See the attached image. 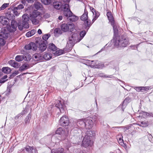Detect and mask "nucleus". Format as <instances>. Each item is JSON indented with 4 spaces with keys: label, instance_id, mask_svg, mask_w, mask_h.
I'll use <instances>...</instances> for the list:
<instances>
[{
    "label": "nucleus",
    "instance_id": "obj_1",
    "mask_svg": "<svg viewBox=\"0 0 153 153\" xmlns=\"http://www.w3.org/2000/svg\"><path fill=\"white\" fill-rule=\"evenodd\" d=\"M86 34L85 30H82L79 33L76 32L73 33L68 37V40L67 43L66 47L69 48H72L74 44L79 42Z\"/></svg>",
    "mask_w": 153,
    "mask_h": 153
},
{
    "label": "nucleus",
    "instance_id": "obj_2",
    "mask_svg": "<svg viewBox=\"0 0 153 153\" xmlns=\"http://www.w3.org/2000/svg\"><path fill=\"white\" fill-rule=\"evenodd\" d=\"M129 44L128 39L123 36L117 38L114 42L115 46L122 48L126 47Z\"/></svg>",
    "mask_w": 153,
    "mask_h": 153
},
{
    "label": "nucleus",
    "instance_id": "obj_3",
    "mask_svg": "<svg viewBox=\"0 0 153 153\" xmlns=\"http://www.w3.org/2000/svg\"><path fill=\"white\" fill-rule=\"evenodd\" d=\"M61 28L62 31L64 32H66L69 30L71 32H72L75 30H76L74 25L73 23H69L62 24L61 25Z\"/></svg>",
    "mask_w": 153,
    "mask_h": 153
},
{
    "label": "nucleus",
    "instance_id": "obj_4",
    "mask_svg": "<svg viewBox=\"0 0 153 153\" xmlns=\"http://www.w3.org/2000/svg\"><path fill=\"white\" fill-rule=\"evenodd\" d=\"M91 136L88 134V133L85 135L82 141L83 146L86 148L91 145L92 142L91 140Z\"/></svg>",
    "mask_w": 153,
    "mask_h": 153
},
{
    "label": "nucleus",
    "instance_id": "obj_5",
    "mask_svg": "<svg viewBox=\"0 0 153 153\" xmlns=\"http://www.w3.org/2000/svg\"><path fill=\"white\" fill-rule=\"evenodd\" d=\"M63 6V14L66 17H69L73 13L70 10L68 4H65Z\"/></svg>",
    "mask_w": 153,
    "mask_h": 153
},
{
    "label": "nucleus",
    "instance_id": "obj_6",
    "mask_svg": "<svg viewBox=\"0 0 153 153\" xmlns=\"http://www.w3.org/2000/svg\"><path fill=\"white\" fill-rule=\"evenodd\" d=\"M93 118L91 117H88L85 119V127L86 128L90 129L92 128L93 126Z\"/></svg>",
    "mask_w": 153,
    "mask_h": 153
},
{
    "label": "nucleus",
    "instance_id": "obj_7",
    "mask_svg": "<svg viewBox=\"0 0 153 153\" xmlns=\"http://www.w3.org/2000/svg\"><path fill=\"white\" fill-rule=\"evenodd\" d=\"M86 61L87 63L88 64L89 66L92 68L101 69L104 66V64L101 63H98L94 65H93L92 62H94V60H87Z\"/></svg>",
    "mask_w": 153,
    "mask_h": 153
},
{
    "label": "nucleus",
    "instance_id": "obj_8",
    "mask_svg": "<svg viewBox=\"0 0 153 153\" xmlns=\"http://www.w3.org/2000/svg\"><path fill=\"white\" fill-rule=\"evenodd\" d=\"M69 123L68 118L66 116H64L61 117L59 120V124L62 126H68Z\"/></svg>",
    "mask_w": 153,
    "mask_h": 153
},
{
    "label": "nucleus",
    "instance_id": "obj_9",
    "mask_svg": "<svg viewBox=\"0 0 153 153\" xmlns=\"http://www.w3.org/2000/svg\"><path fill=\"white\" fill-rule=\"evenodd\" d=\"M11 27L9 26L7 27V30L11 32H13L15 30L17 27L18 23L17 22L14 20H12L11 22Z\"/></svg>",
    "mask_w": 153,
    "mask_h": 153
},
{
    "label": "nucleus",
    "instance_id": "obj_10",
    "mask_svg": "<svg viewBox=\"0 0 153 153\" xmlns=\"http://www.w3.org/2000/svg\"><path fill=\"white\" fill-rule=\"evenodd\" d=\"M22 23L24 24V28H28L29 27L28 21L29 20V17L28 14H24L22 16Z\"/></svg>",
    "mask_w": 153,
    "mask_h": 153
},
{
    "label": "nucleus",
    "instance_id": "obj_11",
    "mask_svg": "<svg viewBox=\"0 0 153 153\" xmlns=\"http://www.w3.org/2000/svg\"><path fill=\"white\" fill-rule=\"evenodd\" d=\"M25 48L26 50L35 51L37 49V46L35 43L30 42L28 45H25Z\"/></svg>",
    "mask_w": 153,
    "mask_h": 153
},
{
    "label": "nucleus",
    "instance_id": "obj_12",
    "mask_svg": "<svg viewBox=\"0 0 153 153\" xmlns=\"http://www.w3.org/2000/svg\"><path fill=\"white\" fill-rule=\"evenodd\" d=\"M7 28L4 27L2 28L0 32V37L4 38H7L8 36V33L7 31Z\"/></svg>",
    "mask_w": 153,
    "mask_h": 153
},
{
    "label": "nucleus",
    "instance_id": "obj_13",
    "mask_svg": "<svg viewBox=\"0 0 153 153\" xmlns=\"http://www.w3.org/2000/svg\"><path fill=\"white\" fill-rule=\"evenodd\" d=\"M48 44L47 42L41 41V43L39 44L38 47L39 51L42 52L45 51L47 48V45Z\"/></svg>",
    "mask_w": 153,
    "mask_h": 153
},
{
    "label": "nucleus",
    "instance_id": "obj_14",
    "mask_svg": "<svg viewBox=\"0 0 153 153\" xmlns=\"http://www.w3.org/2000/svg\"><path fill=\"white\" fill-rule=\"evenodd\" d=\"M56 106L59 110L61 113L64 112L65 109V107L64 104L61 102L60 101L58 100L57 103L56 105Z\"/></svg>",
    "mask_w": 153,
    "mask_h": 153
},
{
    "label": "nucleus",
    "instance_id": "obj_15",
    "mask_svg": "<svg viewBox=\"0 0 153 153\" xmlns=\"http://www.w3.org/2000/svg\"><path fill=\"white\" fill-rule=\"evenodd\" d=\"M74 132V135H73V137H72V138L73 139H75L76 137H77V138L76 139V142H74L73 143L74 144H76V143H78L79 142V141H77V140L80 138V137H79V136L80 137V134L78 132V131H77V129L75 128L73 130H72V132Z\"/></svg>",
    "mask_w": 153,
    "mask_h": 153
},
{
    "label": "nucleus",
    "instance_id": "obj_16",
    "mask_svg": "<svg viewBox=\"0 0 153 153\" xmlns=\"http://www.w3.org/2000/svg\"><path fill=\"white\" fill-rule=\"evenodd\" d=\"M134 88L137 92H144L148 90L149 87H134Z\"/></svg>",
    "mask_w": 153,
    "mask_h": 153
},
{
    "label": "nucleus",
    "instance_id": "obj_17",
    "mask_svg": "<svg viewBox=\"0 0 153 153\" xmlns=\"http://www.w3.org/2000/svg\"><path fill=\"white\" fill-rule=\"evenodd\" d=\"M129 99L128 98H126L123 101L122 104H121L118 107V108L120 110H121L123 112L124 111V110L126 108L127 103L129 100Z\"/></svg>",
    "mask_w": 153,
    "mask_h": 153
},
{
    "label": "nucleus",
    "instance_id": "obj_18",
    "mask_svg": "<svg viewBox=\"0 0 153 153\" xmlns=\"http://www.w3.org/2000/svg\"><path fill=\"white\" fill-rule=\"evenodd\" d=\"M0 22L3 25H7L9 23L10 21L5 16H1Z\"/></svg>",
    "mask_w": 153,
    "mask_h": 153
},
{
    "label": "nucleus",
    "instance_id": "obj_19",
    "mask_svg": "<svg viewBox=\"0 0 153 153\" xmlns=\"http://www.w3.org/2000/svg\"><path fill=\"white\" fill-rule=\"evenodd\" d=\"M15 60L16 61L19 62L24 60L25 61H28L29 59H27L26 56L24 55H17L15 57Z\"/></svg>",
    "mask_w": 153,
    "mask_h": 153
},
{
    "label": "nucleus",
    "instance_id": "obj_20",
    "mask_svg": "<svg viewBox=\"0 0 153 153\" xmlns=\"http://www.w3.org/2000/svg\"><path fill=\"white\" fill-rule=\"evenodd\" d=\"M33 59L35 61H38L42 59V56L40 53H36L33 56Z\"/></svg>",
    "mask_w": 153,
    "mask_h": 153
},
{
    "label": "nucleus",
    "instance_id": "obj_21",
    "mask_svg": "<svg viewBox=\"0 0 153 153\" xmlns=\"http://www.w3.org/2000/svg\"><path fill=\"white\" fill-rule=\"evenodd\" d=\"M8 63L12 67L15 68H18L19 66V63L14 60H10L8 62Z\"/></svg>",
    "mask_w": 153,
    "mask_h": 153
},
{
    "label": "nucleus",
    "instance_id": "obj_22",
    "mask_svg": "<svg viewBox=\"0 0 153 153\" xmlns=\"http://www.w3.org/2000/svg\"><path fill=\"white\" fill-rule=\"evenodd\" d=\"M106 15L108 19L109 22H111V25H113V23H114V21L113 17L111 13V12H108L107 13Z\"/></svg>",
    "mask_w": 153,
    "mask_h": 153
},
{
    "label": "nucleus",
    "instance_id": "obj_23",
    "mask_svg": "<svg viewBox=\"0 0 153 153\" xmlns=\"http://www.w3.org/2000/svg\"><path fill=\"white\" fill-rule=\"evenodd\" d=\"M5 17L10 21L13 20L15 18V16L13 14L10 12H8L5 14Z\"/></svg>",
    "mask_w": 153,
    "mask_h": 153
},
{
    "label": "nucleus",
    "instance_id": "obj_24",
    "mask_svg": "<svg viewBox=\"0 0 153 153\" xmlns=\"http://www.w3.org/2000/svg\"><path fill=\"white\" fill-rule=\"evenodd\" d=\"M92 24L91 20L88 19L84 21V25L85 26V29L88 31Z\"/></svg>",
    "mask_w": 153,
    "mask_h": 153
},
{
    "label": "nucleus",
    "instance_id": "obj_25",
    "mask_svg": "<svg viewBox=\"0 0 153 153\" xmlns=\"http://www.w3.org/2000/svg\"><path fill=\"white\" fill-rule=\"evenodd\" d=\"M43 58L46 60H48L51 59L52 57V54L50 53L45 52L44 54L42 56Z\"/></svg>",
    "mask_w": 153,
    "mask_h": 153
},
{
    "label": "nucleus",
    "instance_id": "obj_26",
    "mask_svg": "<svg viewBox=\"0 0 153 153\" xmlns=\"http://www.w3.org/2000/svg\"><path fill=\"white\" fill-rule=\"evenodd\" d=\"M34 7L37 10H42L43 8L42 5L38 1L35 2L34 4Z\"/></svg>",
    "mask_w": 153,
    "mask_h": 153
},
{
    "label": "nucleus",
    "instance_id": "obj_27",
    "mask_svg": "<svg viewBox=\"0 0 153 153\" xmlns=\"http://www.w3.org/2000/svg\"><path fill=\"white\" fill-rule=\"evenodd\" d=\"M56 133V134L62 136L65 133V130L64 128L60 127L57 129Z\"/></svg>",
    "mask_w": 153,
    "mask_h": 153
},
{
    "label": "nucleus",
    "instance_id": "obj_28",
    "mask_svg": "<svg viewBox=\"0 0 153 153\" xmlns=\"http://www.w3.org/2000/svg\"><path fill=\"white\" fill-rule=\"evenodd\" d=\"M48 50L53 51H55L57 49V48L53 44L51 43L49 44Z\"/></svg>",
    "mask_w": 153,
    "mask_h": 153
},
{
    "label": "nucleus",
    "instance_id": "obj_29",
    "mask_svg": "<svg viewBox=\"0 0 153 153\" xmlns=\"http://www.w3.org/2000/svg\"><path fill=\"white\" fill-rule=\"evenodd\" d=\"M63 152L64 149L63 148H59L52 150L51 153H63Z\"/></svg>",
    "mask_w": 153,
    "mask_h": 153
},
{
    "label": "nucleus",
    "instance_id": "obj_30",
    "mask_svg": "<svg viewBox=\"0 0 153 153\" xmlns=\"http://www.w3.org/2000/svg\"><path fill=\"white\" fill-rule=\"evenodd\" d=\"M88 12L85 9L84 10V13L81 17L80 19L81 20L85 21L86 20H87V19H88Z\"/></svg>",
    "mask_w": 153,
    "mask_h": 153
},
{
    "label": "nucleus",
    "instance_id": "obj_31",
    "mask_svg": "<svg viewBox=\"0 0 153 153\" xmlns=\"http://www.w3.org/2000/svg\"><path fill=\"white\" fill-rule=\"evenodd\" d=\"M77 124L78 126H82V127H85V119H79L77 122Z\"/></svg>",
    "mask_w": 153,
    "mask_h": 153
},
{
    "label": "nucleus",
    "instance_id": "obj_32",
    "mask_svg": "<svg viewBox=\"0 0 153 153\" xmlns=\"http://www.w3.org/2000/svg\"><path fill=\"white\" fill-rule=\"evenodd\" d=\"M62 30L59 28H55L53 31V33L55 36H58L59 35H61L62 34Z\"/></svg>",
    "mask_w": 153,
    "mask_h": 153
},
{
    "label": "nucleus",
    "instance_id": "obj_33",
    "mask_svg": "<svg viewBox=\"0 0 153 153\" xmlns=\"http://www.w3.org/2000/svg\"><path fill=\"white\" fill-rule=\"evenodd\" d=\"M30 68L29 65L27 64H25L23 65L19 68L20 71H23L29 69Z\"/></svg>",
    "mask_w": 153,
    "mask_h": 153
},
{
    "label": "nucleus",
    "instance_id": "obj_34",
    "mask_svg": "<svg viewBox=\"0 0 153 153\" xmlns=\"http://www.w3.org/2000/svg\"><path fill=\"white\" fill-rule=\"evenodd\" d=\"M53 5L55 8L57 10L60 9L62 7L61 3L59 2H54Z\"/></svg>",
    "mask_w": 153,
    "mask_h": 153
},
{
    "label": "nucleus",
    "instance_id": "obj_35",
    "mask_svg": "<svg viewBox=\"0 0 153 153\" xmlns=\"http://www.w3.org/2000/svg\"><path fill=\"white\" fill-rule=\"evenodd\" d=\"M36 32V30L33 29L27 33L26 36L27 37H29L34 35Z\"/></svg>",
    "mask_w": 153,
    "mask_h": 153
},
{
    "label": "nucleus",
    "instance_id": "obj_36",
    "mask_svg": "<svg viewBox=\"0 0 153 153\" xmlns=\"http://www.w3.org/2000/svg\"><path fill=\"white\" fill-rule=\"evenodd\" d=\"M2 72L6 74H8L11 71L10 68L8 67H4L2 69Z\"/></svg>",
    "mask_w": 153,
    "mask_h": 153
},
{
    "label": "nucleus",
    "instance_id": "obj_37",
    "mask_svg": "<svg viewBox=\"0 0 153 153\" xmlns=\"http://www.w3.org/2000/svg\"><path fill=\"white\" fill-rule=\"evenodd\" d=\"M26 150V151L29 152L30 153H33L32 152V151L33 150H34V151H35L36 149L33 148V147H30L29 146H27L25 148Z\"/></svg>",
    "mask_w": 153,
    "mask_h": 153
},
{
    "label": "nucleus",
    "instance_id": "obj_38",
    "mask_svg": "<svg viewBox=\"0 0 153 153\" xmlns=\"http://www.w3.org/2000/svg\"><path fill=\"white\" fill-rule=\"evenodd\" d=\"M69 17V20L70 21L73 22L76 21L78 19V18L77 16L75 15H71V16H70Z\"/></svg>",
    "mask_w": 153,
    "mask_h": 153
},
{
    "label": "nucleus",
    "instance_id": "obj_39",
    "mask_svg": "<svg viewBox=\"0 0 153 153\" xmlns=\"http://www.w3.org/2000/svg\"><path fill=\"white\" fill-rule=\"evenodd\" d=\"M40 12H38L37 10H34L33 12V14L31 15V17L36 18V17H37V16H38L40 15Z\"/></svg>",
    "mask_w": 153,
    "mask_h": 153
},
{
    "label": "nucleus",
    "instance_id": "obj_40",
    "mask_svg": "<svg viewBox=\"0 0 153 153\" xmlns=\"http://www.w3.org/2000/svg\"><path fill=\"white\" fill-rule=\"evenodd\" d=\"M148 123L147 122L142 121L140 123H139L138 125L140 126L145 127L148 126Z\"/></svg>",
    "mask_w": 153,
    "mask_h": 153
},
{
    "label": "nucleus",
    "instance_id": "obj_41",
    "mask_svg": "<svg viewBox=\"0 0 153 153\" xmlns=\"http://www.w3.org/2000/svg\"><path fill=\"white\" fill-rule=\"evenodd\" d=\"M51 36L50 34H46L42 36V38L44 40H41V41H46Z\"/></svg>",
    "mask_w": 153,
    "mask_h": 153
},
{
    "label": "nucleus",
    "instance_id": "obj_42",
    "mask_svg": "<svg viewBox=\"0 0 153 153\" xmlns=\"http://www.w3.org/2000/svg\"><path fill=\"white\" fill-rule=\"evenodd\" d=\"M31 114L30 113H29L26 117L25 120V123H29V122L31 117Z\"/></svg>",
    "mask_w": 153,
    "mask_h": 153
},
{
    "label": "nucleus",
    "instance_id": "obj_43",
    "mask_svg": "<svg viewBox=\"0 0 153 153\" xmlns=\"http://www.w3.org/2000/svg\"><path fill=\"white\" fill-rule=\"evenodd\" d=\"M17 9H16L15 8H13L12 9V11L14 13V14L16 16H18L20 13V12Z\"/></svg>",
    "mask_w": 153,
    "mask_h": 153
},
{
    "label": "nucleus",
    "instance_id": "obj_44",
    "mask_svg": "<svg viewBox=\"0 0 153 153\" xmlns=\"http://www.w3.org/2000/svg\"><path fill=\"white\" fill-rule=\"evenodd\" d=\"M57 49H58L57 48ZM55 53V54L56 56H58L64 53V51L62 50H58L57 49Z\"/></svg>",
    "mask_w": 153,
    "mask_h": 153
},
{
    "label": "nucleus",
    "instance_id": "obj_45",
    "mask_svg": "<svg viewBox=\"0 0 153 153\" xmlns=\"http://www.w3.org/2000/svg\"><path fill=\"white\" fill-rule=\"evenodd\" d=\"M32 23L35 25H37L38 24L39 21L36 19V18L31 17Z\"/></svg>",
    "mask_w": 153,
    "mask_h": 153
},
{
    "label": "nucleus",
    "instance_id": "obj_46",
    "mask_svg": "<svg viewBox=\"0 0 153 153\" xmlns=\"http://www.w3.org/2000/svg\"><path fill=\"white\" fill-rule=\"evenodd\" d=\"M41 2L45 5H48L51 2V0H41Z\"/></svg>",
    "mask_w": 153,
    "mask_h": 153
},
{
    "label": "nucleus",
    "instance_id": "obj_47",
    "mask_svg": "<svg viewBox=\"0 0 153 153\" xmlns=\"http://www.w3.org/2000/svg\"><path fill=\"white\" fill-rule=\"evenodd\" d=\"M17 27L19 30H22L23 28H24V24L22 23V25L21 24V23L19 22L18 24Z\"/></svg>",
    "mask_w": 153,
    "mask_h": 153
},
{
    "label": "nucleus",
    "instance_id": "obj_48",
    "mask_svg": "<svg viewBox=\"0 0 153 153\" xmlns=\"http://www.w3.org/2000/svg\"><path fill=\"white\" fill-rule=\"evenodd\" d=\"M113 25H111L113 27L114 33L115 35H117V34L118 33V30L117 27L114 25V23H113Z\"/></svg>",
    "mask_w": 153,
    "mask_h": 153
},
{
    "label": "nucleus",
    "instance_id": "obj_49",
    "mask_svg": "<svg viewBox=\"0 0 153 153\" xmlns=\"http://www.w3.org/2000/svg\"><path fill=\"white\" fill-rule=\"evenodd\" d=\"M17 10H21L24 8V6L22 4H20L18 5L17 7H14Z\"/></svg>",
    "mask_w": 153,
    "mask_h": 153
},
{
    "label": "nucleus",
    "instance_id": "obj_50",
    "mask_svg": "<svg viewBox=\"0 0 153 153\" xmlns=\"http://www.w3.org/2000/svg\"><path fill=\"white\" fill-rule=\"evenodd\" d=\"M9 5V3H4L1 7L2 10H4Z\"/></svg>",
    "mask_w": 153,
    "mask_h": 153
},
{
    "label": "nucleus",
    "instance_id": "obj_51",
    "mask_svg": "<svg viewBox=\"0 0 153 153\" xmlns=\"http://www.w3.org/2000/svg\"><path fill=\"white\" fill-rule=\"evenodd\" d=\"M29 110V108L27 106H26L25 108L24 109V111L22 112H23L24 113V114L27 113Z\"/></svg>",
    "mask_w": 153,
    "mask_h": 153
},
{
    "label": "nucleus",
    "instance_id": "obj_52",
    "mask_svg": "<svg viewBox=\"0 0 153 153\" xmlns=\"http://www.w3.org/2000/svg\"><path fill=\"white\" fill-rule=\"evenodd\" d=\"M24 114V113L23 112H21V113L17 115L15 117V119L16 120L18 119L20 117H22Z\"/></svg>",
    "mask_w": 153,
    "mask_h": 153
},
{
    "label": "nucleus",
    "instance_id": "obj_53",
    "mask_svg": "<svg viewBox=\"0 0 153 153\" xmlns=\"http://www.w3.org/2000/svg\"><path fill=\"white\" fill-rule=\"evenodd\" d=\"M5 44V41L3 39L0 38V46H3Z\"/></svg>",
    "mask_w": 153,
    "mask_h": 153
},
{
    "label": "nucleus",
    "instance_id": "obj_54",
    "mask_svg": "<svg viewBox=\"0 0 153 153\" xmlns=\"http://www.w3.org/2000/svg\"><path fill=\"white\" fill-rule=\"evenodd\" d=\"M94 17H96L97 18L100 15V13L97 11H96L94 13Z\"/></svg>",
    "mask_w": 153,
    "mask_h": 153
},
{
    "label": "nucleus",
    "instance_id": "obj_55",
    "mask_svg": "<svg viewBox=\"0 0 153 153\" xmlns=\"http://www.w3.org/2000/svg\"><path fill=\"white\" fill-rule=\"evenodd\" d=\"M90 9L92 10L93 15H94V13L95 12L96 10L94 8L91 7H90Z\"/></svg>",
    "mask_w": 153,
    "mask_h": 153
},
{
    "label": "nucleus",
    "instance_id": "obj_56",
    "mask_svg": "<svg viewBox=\"0 0 153 153\" xmlns=\"http://www.w3.org/2000/svg\"><path fill=\"white\" fill-rule=\"evenodd\" d=\"M6 81V80H4V79L1 78L0 79V83L1 84L4 83Z\"/></svg>",
    "mask_w": 153,
    "mask_h": 153
},
{
    "label": "nucleus",
    "instance_id": "obj_57",
    "mask_svg": "<svg viewBox=\"0 0 153 153\" xmlns=\"http://www.w3.org/2000/svg\"><path fill=\"white\" fill-rule=\"evenodd\" d=\"M130 47L131 48H132L133 49H135V48H137V47L136 46V45H131L130 46Z\"/></svg>",
    "mask_w": 153,
    "mask_h": 153
},
{
    "label": "nucleus",
    "instance_id": "obj_58",
    "mask_svg": "<svg viewBox=\"0 0 153 153\" xmlns=\"http://www.w3.org/2000/svg\"><path fill=\"white\" fill-rule=\"evenodd\" d=\"M26 0H22L21 1V3L22 4H24V5H25L26 4Z\"/></svg>",
    "mask_w": 153,
    "mask_h": 153
},
{
    "label": "nucleus",
    "instance_id": "obj_59",
    "mask_svg": "<svg viewBox=\"0 0 153 153\" xmlns=\"http://www.w3.org/2000/svg\"><path fill=\"white\" fill-rule=\"evenodd\" d=\"M107 45V44H106L105 46H104L103 48H102L101 49V50L98 52V53H100V52H102V51H103L104 50L105 48V46Z\"/></svg>",
    "mask_w": 153,
    "mask_h": 153
},
{
    "label": "nucleus",
    "instance_id": "obj_60",
    "mask_svg": "<svg viewBox=\"0 0 153 153\" xmlns=\"http://www.w3.org/2000/svg\"><path fill=\"white\" fill-rule=\"evenodd\" d=\"M97 18L96 17H94L93 18V19L92 20V23H91L92 24L93 23L94 21L97 20Z\"/></svg>",
    "mask_w": 153,
    "mask_h": 153
},
{
    "label": "nucleus",
    "instance_id": "obj_61",
    "mask_svg": "<svg viewBox=\"0 0 153 153\" xmlns=\"http://www.w3.org/2000/svg\"><path fill=\"white\" fill-rule=\"evenodd\" d=\"M38 33L39 34H41L42 33V30L40 29H39L38 30Z\"/></svg>",
    "mask_w": 153,
    "mask_h": 153
},
{
    "label": "nucleus",
    "instance_id": "obj_62",
    "mask_svg": "<svg viewBox=\"0 0 153 153\" xmlns=\"http://www.w3.org/2000/svg\"><path fill=\"white\" fill-rule=\"evenodd\" d=\"M28 3H31L33 2V0H26Z\"/></svg>",
    "mask_w": 153,
    "mask_h": 153
},
{
    "label": "nucleus",
    "instance_id": "obj_63",
    "mask_svg": "<svg viewBox=\"0 0 153 153\" xmlns=\"http://www.w3.org/2000/svg\"><path fill=\"white\" fill-rule=\"evenodd\" d=\"M110 153H114L113 152H111ZM116 153H121L120 150L119 149H117L116 151Z\"/></svg>",
    "mask_w": 153,
    "mask_h": 153
},
{
    "label": "nucleus",
    "instance_id": "obj_64",
    "mask_svg": "<svg viewBox=\"0 0 153 153\" xmlns=\"http://www.w3.org/2000/svg\"><path fill=\"white\" fill-rule=\"evenodd\" d=\"M118 141L119 142L120 141V142L121 143H123V140L121 139L120 138L119 139V140Z\"/></svg>",
    "mask_w": 153,
    "mask_h": 153
}]
</instances>
